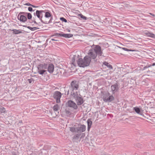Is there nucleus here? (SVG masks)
I'll return each mask as SVG.
<instances>
[{
    "label": "nucleus",
    "instance_id": "nucleus-24",
    "mask_svg": "<svg viewBox=\"0 0 155 155\" xmlns=\"http://www.w3.org/2000/svg\"><path fill=\"white\" fill-rule=\"evenodd\" d=\"M28 28L31 30V31H34L36 30L37 29H38V28H37L36 27H31L29 26L28 27Z\"/></svg>",
    "mask_w": 155,
    "mask_h": 155
},
{
    "label": "nucleus",
    "instance_id": "nucleus-39",
    "mask_svg": "<svg viewBox=\"0 0 155 155\" xmlns=\"http://www.w3.org/2000/svg\"><path fill=\"white\" fill-rule=\"evenodd\" d=\"M19 122V123H21L22 121L21 120V121H20Z\"/></svg>",
    "mask_w": 155,
    "mask_h": 155
},
{
    "label": "nucleus",
    "instance_id": "nucleus-27",
    "mask_svg": "<svg viewBox=\"0 0 155 155\" xmlns=\"http://www.w3.org/2000/svg\"><path fill=\"white\" fill-rule=\"evenodd\" d=\"M79 135L78 134H77L76 135H74L73 137V138L74 139H75L76 140H78V139L79 138Z\"/></svg>",
    "mask_w": 155,
    "mask_h": 155
},
{
    "label": "nucleus",
    "instance_id": "nucleus-25",
    "mask_svg": "<svg viewBox=\"0 0 155 155\" xmlns=\"http://www.w3.org/2000/svg\"><path fill=\"white\" fill-rule=\"evenodd\" d=\"M119 47V48H122L124 50V51H134V50H129L127 48H121V47Z\"/></svg>",
    "mask_w": 155,
    "mask_h": 155
},
{
    "label": "nucleus",
    "instance_id": "nucleus-18",
    "mask_svg": "<svg viewBox=\"0 0 155 155\" xmlns=\"http://www.w3.org/2000/svg\"><path fill=\"white\" fill-rule=\"evenodd\" d=\"M59 109V107L58 104H56L53 107V110L55 111H58Z\"/></svg>",
    "mask_w": 155,
    "mask_h": 155
},
{
    "label": "nucleus",
    "instance_id": "nucleus-28",
    "mask_svg": "<svg viewBox=\"0 0 155 155\" xmlns=\"http://www.w3.org/2000/svg\"><path fill=\"white\" fill-rule=\"evenodd\" d=\"M60 20L62 21H64L65 22H67V20L66 19L63 17H61L60 18Z\"/></svg>",
    "mask_w": 155,
    "mask_h": 155
},
{
    "label": "nucleus",
    "instance_id": "nucleus-21",
    "mask_svg": "<svg viewBox=\"0 0 155 155\" xmlns=\"http://www.w3.org/2000/svg\"><path fill=\"white\" fill-rule=\"evenodd\" d=\"M5 109L4 107L2 106L0 107V114L2 113L5 112Z\"/></svg>",
    "mask_w": 155,
    "mask_h": 155
},
{
    "label": "nucleus",
    "instance_id": "nucleus-30",
    "mask_svg": "<svg viewBox=\"0 0 155 155\" xmlns=\"http://www.w3.org/2000/svg\"><path fill=\"white\" fill-rule=\"evenodd\" d=\"M24 5H28V6H31V5H32L31 4H30L29 3H26L25 4H24Z\"/></svg>",
    "mask_w": 155,
    "mask_h": 155
},
{
    "label": "nucleus",
    "instance_id": "nucleus-8",
    "mask_svg": "<svg viewBox=\"0 0 155 155\" xmlns=\"http://www.w3.org/2000/svg\"><path fill=\"white\" fill-rule=\"evenodd\" d=\"M66 104L68 107L73 108L74 110H77L78 108L76 104L71 100H69L67 102Z\"/></svg>",
    "mask_w": 155,
    "mask_h": 155
},
{
    "label": "nucleus",
    "instance_id": "nucleus-19",
    "mask_svg": "<svg viewBox=\"0 0 155 155\" xmlns=\"http://www.w3.org/2000/svg\"><path fill=\"white\" fill-rule=\"evenodd\" d=\"M103 64L106 66L110 69H112V67L111 65L110 64L106 62H104Z\"/></svg>",
    "mask_w": 155,
    "mask_h": 155
},
{
    "label": "nucleus",
    "instance_id": "nucleus-15",
    "mask_svg": "<svg viewBox=\"0 0 155 155\" xmlns=\"http://www.w3.org/2000/svg\"><path fill=\"white\" fill-rule=\"evenodd\" d=\"M70 130L73 133H78V127H70Z\"/></svg>",
    "mask_w": 155,
    "mask_h": 155
},
{
    "label": "nucleus",
    "instance_id": "nucleus-36",
    "mask_svg": "<svg viewBox=\"0 0 155 155\" xmlns=\"http://www.w3.org/2000/svg\"><path fill=\"white\" fill-rule=\"evenodd\" d=\"M91 127V126H88V130H89Z\"/></svg>",
    "mask_w": 155,
    "mask_h": 155
},
{
    "label": "nucleus",
    "instance_id": "nucleus-40",
    "mask_svg": "<svg viewBox=\"0 0 155 155\" xmlns=\"http://www.w3.org/2000/svg\"><path fill=\"white\" fill-rule=\"evenodd\" d=\"M68 31L70 32V31L69 30V29H68Z\"/></svg>",
    "mask_w": 155,
    "mask_h": 155
},
{
    "label": "nucleus",
    "instance_id": "nucleus-11",
    "mask_svg": "<svg viewBox=\"0 0 155 155\" xmlns=\"http://www.w3.org/2000/svg\"><path fill=\"white\" fill-rule=\"evenodd\" d=\"M56 36L57 37H63L65 38H69L72 37L73 35L71 34H64L62 33H57L52 36Z\"/></svg>",
    "mask_w": 155,
    "mask_h": 155
},
{
    "label": "nucleus",
    "instance_id": "nucleus-13",
    "mask_svg": "<svg viewBox=\"0 0 155 155\" xmlns=\"http://www.w3.org/2000/svg\"><path fill=\"white\" fill-rule=\"evenodd\" d=\"M54 68V66L52 64H50L48 65V71L50 73H52L53 72Z\"/></svg>",
    "mask_w": 155,
    "mask_h": 155
},
{
    "label": "nucleus",
    "instance_id": "nucleus-31",
    "mask_svg": "<svg viewBox=\"0 0 155 155\" xmlns=\"http://www.w3.org/2000/svg\"><path fill=\"white\" fill-rule=\"evenodd\" d=\"M28 10L30 12H31L32 11V8L31 7H29L28 8Z\"/></svg>",
    "mask_w": 155,
    "mask_h": 155
},
{
    "label": "nucleus",
    "instance_id": "nucleus-35",
    "mask_svg": "<svg viewBox=\"0 0 155 155\" xmlns=\"http://www.w3.org/2000/svg\"><path fill=\"white\" fill-rule=\"evenodd\" d=\"M51 40L52 41H58V40H57V39H53V38H51Z\"/></svg>",
    "mask_w": 155,
    "mask_h": 155
},
{
    "label": "nucleus",
    "instance_id": "nucleus-42",
    "mask_svg": "<svg viewBox=\"0 0 155 155\" xmlns=\"http://www.w3.org/2000/svg\"><path fill=\"white\" fill-rule=\"evenodd\" d=\"M78 56L79 57V55H78Z\"/></svg>",
    "mask_w": 155,
    "mask_h": 155
},
{
    "label": "nucleus",
    "instance_id": "nucleus-38",
    "mask_svg": "<svg viewBox=\"0 0 155 155\" xmlns=\"http://www.w3.org/2000/svg\"><path fill=\"white\" fill-rule=\"evenodd\" d=\"M152 65L153 66H155V63H153L152 64Z\"/></svg>",
    "mask_w": 155,
    "mask_h": 155
},
{
    "label": "nucleus",
    "instance_id": "nucleus-17",
    "mask_svg": "<svg viewBox=\"0 0 155 155\" xmlns=\"http://www.w3.org/2000/svg\"><path fill=\"white\" fill-rule=\"evenodd\" d=\"M134 110L138 114H141V112L140 109L137 107H134Z\"/></svg>",
    "mask_w": 155,
    "mask_h": 155
},
{
    "label": "nucleus",
    "instance_id": "nucleus-14",
    "mask_svg": "<svg viewBox=\"0 0 155 155\" xmlns=\"http://www.w3.org/2000/svg\"><path fill=\"white\" fill-rule=\"evenodd\" d=\"M20 14H19L18 16V19L21 21L23 22H25L27 21L26 17L23 15H21L19 16Z\"/></svg>",
    "mask_w": 155,
    "mask_h": 155
},
{
    "label": "nucleus",
    "instance_id": "nucleus-2",
    "mask_svg": "<svg viewBox=\"0 0 155 155\" xmlns=\"http://www.w3.org/2000/svg\"><path fill=\"white\" fill-rule=\"evenodd\" d=\"M91 61V58L88 56H85L83 59L79 58L77 61V64L80 67L84 68L88 66Z\"/></svg>",
    "mask_w": 155,
    "mask_h": 155
},
{
    "label": "nucleus",
    "instance_id": "nucleus-7",
    "mask_svg": "<svg viewBox=\"0 0 155 155\" xmlns=\"http://www.w3.org/2000/svg\"><path fill=\"white\" fill-rule=\"evenodd\" d=\"M45 12L43 10H37L35 13H34V15L35 16H37L38 18L41 20V22H43L42 20V18L43 15V13H45Z\"/></svg>",
    "mask_w": 155,
    "mask_h": 155
},
{
    "label": "nucleus",
    "instance_id": "nucleus-33",
    "mask_svg": "<svg viewBox=\"0 0 155 155\" xmlns=\"http://www.w3.org/2000/svg\"><path fill=\"white\" fill-rule=\"evenodd\" d=\"M81 17L84 19H86V17L84 16L83 15H81Z\"/></svg>",
    "mask_w": 155,
    "mask_h": 155
},
{
    "label": "nucleus",
    "instance_id": "nucleus-12",
    "mask_svg": "<svg viewBox=\"0 0 155 155\" xmlns=\"http://www.w3.org/2000/svg\"><path fill=\"white\" fill-rule=\"evenodd\" d=\"M86 126L84 125H78V133L84 132L86 130Z\"/></svg>",
    "mask_w": 155,
    "mask_h": 155
},
{
    "label": "nucleus",
    "instance_id": "nucleus-34",
    "mask_svg": "<svg viewBox=\"0 0 155 155\" xmlns=\"http://www.w3.org/2000/svg\"><path fill=\"white\" fill-rule=\"evenodd\" d=\"M31 6L33 8H38V6H35V5H31Z\"/></svg>",
    "mask_w": 155,
    "mask_h": 155
},
{
    "label": "nucleus",
    "instance_id": "nucleus-9",
    "mask_svg": "<svg viewBox=\"0 0 155 155\" xmlns=\"http://www.w3.org/2000/svg\"><path fill=\"white\" fill-rule=\"evenodd\" d=\"M54 97L56 100V102L58 103H59L60 102V98L61 97V94L59 91H56L55 92L53 95Z\"/></svg>",
    "mask_w": 155,
    "mask_h": 155
},
{
    "label": "nucleus",
    "instance_id": "nucleus-37",
    "mask_svg": "<svg viewBox=\"0 0 155 155\" xmlns=\"http://www.w3.org/2000/svg\"><path fill=\"white\" fill-rule=\"evenodd\" d=\"M150 14L153 16H155V15H154V14H153L152 13H150Z\"/></svg>",
    "mask_w": 155,
    "mask_h": 155
},
{
    "label": "nucleus",
    "instance_id": "nucleus-22",
    "mask_svg": "<svg viewBox=\"0 0 155 155\" xmlns=\"http://www.w3.org/2000/svg\"><path fill=\"white\" fill-rule=\"evenodd\" d=\"M12 31H13V33L15 34H18L21 33V31H20L16 29H13Z\"/></svg>",
    "mask_w": 155,
    "mask_h": 155
},
{
    "label": "nucleus",
    "instance_id": "nucleus-5",
    "mask_svg": "<svg viewBox=\"0 0 155 155\" xmlns=\"http://www.w3.org/2000/svg\"><path fill=\"white\" fill-rule=\"evenodd\" d=\"M48 64L43 63L39 64L38 66V73L39 74L43 75L47 71L46 69H47Z\"/></svg>",
    "mask_w": 155,
    "mask_h": 155
},
{
    "label": "nucleus",
    "instance_id": "nucleus-41",
    "mask_svg": "<svg viewBox=\"0 0 155 155\" xmlns=\"http://www.w3.org/2000/svg\"><path fill=\"white\" fill-rule=\"evenodd\" d=\"M34 23H36V22L35 21H34Z\"/></svg>",
    "mask_w": 155,
    "mask_h": 155
},
{
    "label": "nucleus",
    "instance_id": "nucleus-26",
    "mask_svg": "<svg viewBox=\"0 0 155 155\" xmlns=\"http://www.w3.org/2000/svg\"><path fill=\"white\" fill-rule=\"evenodd\" d=\"M77 56L76 55H74L73 57L72 58V64L74 65V61H75V60L76 59V58Z\"/></svg>",
    "mask_w": 155,
    "mask_h": 155
},
{
    "label": "nucleus",
    "instance_id": "nucleus-23",
    "mask_svg": "<svg viewBox=\"0 0 155 155\" xmlns=\"http://www.w3.org/2000/svg\"><path fill=\"white\" fill-rule=\"evenodd\" d=\"M51 16V15L49 12H46L45 13V17L46 18H48L50 17Z\"/></svg>",
    "mask_w": 155,
    "mask_h": 155
},
{
    "label": "nucleus",
    "instance_id": "nucleus-1",
    "mask_svg": "<svg viewBox=\"0 0 155 155\" xmlns=\"http://www.w3.org/2000/svg\"><path fill=\"white\" fill-rule=\"evenodd\" d=\"M102 54L101 47L96 45L94 48L90 50L88 52V56L91 58L94 59L97 57V55L101 56Z\"/></svg>",
    "mask_w": 155,
    "mask_h": 155
},
{
    "label": "nucleus",
    "instance_id": "nucleus-6",
    "mask_svg": "<svg viewBox=\"0 0 155 155\" xmlns=\"http://www.w3.org/2000/svg\"><path fill=\"white\" fill-rule=\"evenodd\" d=\"M103 99L105 102H110L114 100V97L112 95L110 96V93L107 92L103 94Z\"/></svg>",
    "mask_w": 155,
    "mask_h": 155
},
{
    "label": "nucleus",
    "instance_id": "nucleus-29",
    "mask_svg": "<svg viewBox=\"0 0 155 155\" xmlns=\"http://www.w3.org/2000/svg\"><path fill=\"white\" fill-rule=\"evenodd\" d=\"M88 126H91L92 122L91 120H87V121Z\"/></svg>",
    "mask_w": 155,
    "mask_h": 155
},
{
    "label": "nucleus",
    "instance_id": "nucleus-3",
    "mask_svg": "<svg viewBox=\"0 0 155 155\" xmlns=\"http://www.w3.org/2000/svg\"><path fill=\"white\" fill-rule=\"evenodd\" d=\"M71 96L72 98L75 99L77 105H80L84 102L83 98L82 97L80 93H72V96Z\"/></svg>",
    "mask_w": 155,
    "mask_h": 155
},
{
    "label": "nucleus",
    "instance_id": "nucleus-20",
    "mask_svg": "<svg viewBox=\"0 0 155 155\" xmlns=\"http://www.w3.org/2000/svg\"><path fill=\"white\" fill-rule=\"evenodd\" d=\"M146 35H147L149 37H150L153 38H155V35L153 33H151L150 32H147L146 33Z\"/></svg>",
    "mask_w": 155,
    "mask_h": 155
},
{
    "label": "nucleus",
    "instance_id": "nucleus-4",
    "mask_svg": "<svg viewBox=\"0 0 155 155\" xmlns=\"http://www.w3.org/2000/svg\"><path fill=\"white\" fill-rule=\"evenodd\" d=\"M79 86L78 83L75 81H72L71 83V86L70 87V90L71 92V96H72V93L75 92L80 93L79 91H76L79 88Z\"/></svg>",
    "mask_w": 155,
    "mask_h": 155
},
{
    "label": "nucleus",
    "instance_id": "nucleus-32",
    "mask_svg": "<svg viewBox=\"0 0 155 155\" xmlns=\"http://www.w3.org/2000/svg\"><path fill=\"white\" fill-rule=\"evenodd\" d=\"M28 81L30 83H31L32 81H33V79H28Z\"/></svg>",
    "mask_w": 155,
    "mask_h": 155
},
{
    "label": "nucleus",
    "instance_id": "nucleus-16",
    "mask_svg": "<svg viewBox=\"0 0 155 155\" xmlns=\"http://www.w3.org/2000/svg\"><path fill=\"white\" fill-rule=\"evenodd\" d=\"M19 14H23L26 15L27 14V17L28 19H30L32 18V15L31 13H24V12H21L19 13Z\"/></svg>",
    "mask_w": 155,
    "mask_h": 155
},
{
    "label": "nucleus",
    "instance_id": "nucleus-10",
    "mask_svg": "<svg viewBox=\"0 0 155 155\" xmlns=\"http://www.w3.org/2000/svg\"><path fill=\"white\" fill-rule=\"evenodd\" d=\"M119 88L120 87L118 84L117 83L112 85L110 87V89L112 94H114L117 92L119 89Z\"/></svg>",
    "mask_w": 155,
    "mask_h": 155
}]
</instances>
